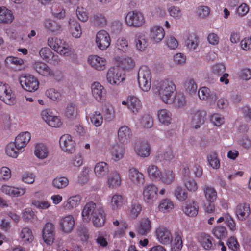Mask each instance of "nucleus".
<instances>
[{
  "label": "nucleus",
  "instance_id": "nucleus-63",
  "mask_svg": "<svg viewBox=\"0 0 251 251\" xmlns=\"http://www.w3.org/2000/svg\"><path fill=\"white\" fill-rule=\"evenodd\" d=\"M39 53L40 57L48 62L50 59L51 56H52L53 52L49 48L43 47L40 50Z\"/></svg>",
  "mask_w": 251,
  "mask_h": 251
},
{
  "label": "nucleus",
  "instance_id": "nucleus-46",
  "mask_svg": "<svg viewBox=\"0 0 251 251\" xmlns=\"http://www.w3.org/2000/svg\"><path fill=\"white\" fill-rule=\"evenodd\" d=\"M81 197L80 195H75L70 197L64 203V207L67 209H70L77 207L80 202Z\"/></svg>",
  "mask_w": 251,
  "mask_h": 251
},
{
  "label": "nucleus",
  "instance_id": "nucleus-17",
  "mask_svg": "<svg viewBox=\"0 0 251 251\" xmlns=\"http://www.w3.org/2000/svg\"><path fill=\"white\" fill-rule=\"evenodd\" d=\"M91 91L93 97L99 102H103L106 99V91L98 82H94L91 85Z\"/></svg>",
  "mask_w": 251,
  "mask_h": 251
},
{
  "label": "nucleus",
  "instance_id": "nucleus-28",
  "mask_svg": "<svg viewBox=\"0 0 251 251\" xmlns=\"http://www.w3.org/2000/svg\"><path fill=\"white\" fill-rule=\"evenodd\" d=\"M175 179L176 175L172 170L164 169L161 173L160 178L158 181L165 185H171L175 182Z\"/></svg>",
  "mask_w": 251,
  "mask_h": 251
},
{
  "label": "nucleus",
  "instance_id": "nucleus-57",
  "mask_svg": "<svg viewBox=\"0 0 251 251\" xmlns=\"http://www.w3.org/2000/svg\"><path fill=\"white\" fill-rule=\"evenodd\" d=\"M90 170L88 168H83V171L80 173L77 178V183L80 185H84L87 183L89 180V173Z\"/></svg>",
  "mask_w": 251,
  "mask_h": 251
},
{
  "label": "nucleus",
  "instance_id": "nucleus-33",
  "mask_svg": "<svg viewBox=\"0 0 251 251\" xmlns=\"http://www.w3.org/2000/svg\"><path fill=\"white\" fill-rule=\"evenodd\" d=\"M198 240L204 249L207 250L214 249L213 239L210 235L205 233H201L199 235Z\"/></svg>",
  "mask_w": 251,
  "mask_h": 251
},
{
  "label": "nucleus",
  "instance_id": "nucleus-4",
  "mask_svg": "<svg viewBox=\"0 0 251 251\" xmlns=\"http://www.w3.org/2000/svg\"><path fill=\"white\" fill-rule=\"evenodd\" d=\"M19 80L22 87L27 91L34 92L39 87L38 79L31 75L22 74L19 76Z\"/></svg>",
  "mask_w": 251,
  "mask_h": 251
},
{
  "label": "nucleus",
  "instance_id": "nucleus-19",
  "mask_svg": "<svg viewBox=\"0 0 251 251\" xmlns=\"http://www.w3.org/2000/svg\"><path fill=\"white\" fill-rule=\"evenodd\" d=\"M234 214L240 221H244L251 214V209L248 204L242 203L238 204L234 209Z\"/></svg>",
  "mask_w": 251,
  "mask_h": 251
},
{
  "label": "nucleus",
  "instance_id": "nucleus-34",
  "mask_svg": "<svg viewBox=\"0 0 251 251\" xmlns=\"http://www.w3.org/2000/svg\"><path fill=\"white\" fill-rule=\"evenodd\" d=\"M147 174L149 178L152 181H158L160 178L162 172L155 165H149L146 169Z\"/></svg>",
  "mask_w": 251,
  "mask_h": 251
},
{
  "label": "nucleus",
  "instance_id": "nucleus-7",
  "mask_svg": "<svg viewBox=\"0 0 251 251\" xmlns=\"http://www.w3.org/2000/svg\"><path fill=\"white\" fill-rule=\"evenodd\" d=\"M75 224V221L74 217L71 215H68L59 220L58 228L63 234L68 235L73 231Z\"/></svg>",
  "mask_w": 251,
  "mask_h": 251
},
{
  "label": "nucleus",
  "instance_id": "nucleus-52",
  "mask_svg": "<svg viewBox=\"0 0 251 251\" xmlns=\"http://www.w3.org/2000/svg\"><path fill=\"white\" fill-rule=\"evenodd\" d=\"M207 159L212 168L217 169L220 167V163L218 158V154L215 152H210L207 155Z\"/></svg>",
  "mask_w": 251,
  "mask_h": 251
},
{
  "label": "nucleus",
  "instance_id": "nucleus-10",
  "mask_svg": "<svg viewBox=\"0 0 251 251\" xmlns=\"http://www.w3.org/2000/svg\"><path fill=\"white\" fill-rule=\"evenodd\" d=\"M135 153L142 158L149 156L151 152V147L149 142L146 140H137L133 144Z\"/></svg>",
  "mask_w": 251,
  "mask_h": 251
},
{
  "label": "nucleus",
  "instance_id": "nucleus-40",
  "mask_svg": "<svg viewBox=\"0 0 251 251\" xmlns=\"http://www.w3.org/2000/svg\"><path fill=\"white\" fill-rule=\"evenodd\" d=\"M142 205L137 201L132 202L128 209V217L130 219H135L142 211Z\"/></svg>",
  "mask_w": 251,
  "mask_h": 251
},
{
  "label": "nucleus",
  "instance_id": "nucleus-15",
  "mask_svg": "<svg viewBox=\"0 0 251 251\" xmlns=\"http://www.w3.org/2000/svg\"><path fill=\"white\" fill-rule=\"evenodd\" d=\"M61 149L65 152L73 153L75 151V142L69 134L62 135L59 140Z\"/></svg>",
  "mask_w": 251,
  "mask_h": 251
},
{
  "label": "nucleus",
  "instance_id": "nucleus-27",
  "mask_svg": "<svg viewBox=\"0 0 251 251\" xmlns=\"http://www.w3.org/2000/svg\"><path fill=\"white\" fill-rule=\"evenodd\" d=\"M134 43L136 50L140 51L145 50L148 46L147 38L142 33H137L135 35Z\"/></svg>",
  "mask_w": 251,
  "mask_h": 251
},
{
  "label": "nucleus",
  "instance_id": "nucleus-41",
  "mask_svg": "<svg viewBox=\"0 0 251 251\" xmlns=\"http://www.w3.org/2000/svg\"><path fill=\"white\" fill-rule=\"evenodd\" d=\"M173 193L176 199L180 202L185 201L188 197V192L180 185L176 186Z\"/></svg>",
  "mask_w": 251,
  "mask_h": 251
},
{
  "label": "nucleus",
  "instance_id": "nucleus-5",
  "mask_svg": "<svg viewBox=\"0 0 251 251\" xmlns=\"http://www.w3.org/2000/svg\"><path fill=\"white\" fill-rule=\"evenodd\" d=\"M155 234L156 240L162 245H170L173 241L171 231L164 226H160L156 227Z\"/></svg>",
  "mask_w": 251,
  "mask_h": 251
},
{
  "label": "nucleus",
  "instance_id": "nucleus-36",
  "mask_svg": "<svg viewBox=\"0 0 251 251\" xmlns=\"http://www.w3.org/2000/svg\"><path fill=\"white\" fill-rule=\"evenodd\" d=\"M198 96L200 99L202 100H206L209 99L212 100H215L217 98L216 94L214 92H211L206 87H202L199 90Z\"/></svg>",
  "mask_w": 251,
  "mask_h": 251
},
{
  "label": "nucleus",
  "instance_id": "nucleus-29",
  "mask_svg": "<svg viewBox=\"0 0 251 251\" xmlns=\"http://www.w3.org/2000/svg\"><path fill=\"white\" fill-rule=\"evenodd\" d=\"M31 139V134L28 131L22 132L15 138L14 142L18 147L24 150V148L27 145Z\"/></svg>",
  "mask_w": 251,
  "mask_h": 251
},
{
  "label": "nucleus",
  "instance_id": "nucleus-55",
  "mask_svg": "<svg viewBox=\"0 0 251 251\" xmlns=\"http://www.w3.org/2000/svg\"><path fill=\"white\" fill-rule=\"evenodd\" d=\"M51 11L53 16L57 19H63L66 16L65 10L58 4L53 6Z\"/></svg>",
  "mask_w": 251,
  "mask_h": 251
},
{
  "label": "nucleus",
  "instance_id": "nucleus-31",
  "mask_svg": "<svg viewBox=\"0 0 251 251\" xmlns=\"http://www.w3.org/2000/svg\"><path fill=\"white\" fill-rule=\"evenodd\" d=\"M14 19L13 12L6 7H0V23L10 24Z\"/></svg>",
  "mask_w": 251,
  "mask_h": 251
},
{
  "label": "nucleus",
  "instance_id": "nucleus-3",
  "mask_svg": "<svg viewBox=\"0 0 251 251\" xmlns=\"http://www.w3.org/2000/svg\"><path fill=\"white\" fill-rule=\"evenodd\" d=\"M138 82L140 88L144 91H148L151 86V73L147 66H141L138 73Z\"/></svg>",
  "mask_w": 251,
  "mask_h": 251
},
{
  "label": "nucleus",
  "instance_id": "nucleus-20",
  "mask_svg": "<svg viewBox=\"0 0 251 251\" xmlns=\"http://www.w3.org/2000/svg\"><path fill=\"white\" fill-rule=\"evenodd\" d=\"M33 68L40 75L44 76H52L57 80H60L61 78L55 77L54 74L49 66L41 61H36L33 64Z\"/></svg>",
  "mask_w": 251,
  "mask_h": 251
},
{
  "label": "nucleus",
  "instance_id": "nucleus-22",
  "mask_svg": "<svg viewBox=\"0 0 251 251\" xmlns=\"http://www.w3.org/2000/svg\"><path fill=\"white\" fill-rule=\"evenodd\" d=\"M1 192L11 197H20L25 193V188H19L3 185L0 188Z\"/></svg>",
  "mask_w": 251,
  "mask_h": 251
},
{
  "label": "nucleus",
  "instance_id": "nucleus-14",
  "mask_svg": "<svg viewBox=\"0 0 251 251\" xmlns=\"http://www.w3.org/2000/svg\"><path fill=\"white\" fill-rule=\"evenodd\" d=\"M95 41L98 48L100 50H104L110 46L111 39L107 31L101 30L97 32Z\"/></svg>",
  "mask_w": 251,
  "mask_h": 251
},
{
  "label": "nucleus",
  "instance_id": "nucleus-30",
  "mask_svg": "<svg viewBox=\"0 0 251 251\" xmlns=\"http://www.w3.org/2000/svg\"><path fill=\"white\" fill-rule=\"evenodd\" d=\"M69 29L72 36L75 38H79L82 35V29L80 24L75 19H70Z\"/></svg>",
  "mask_w": 251,
  "mask_h": 251
},
{
  "label": "nucleus",
  "instance_id": "nucleus-44",
  "mask_svg": "<svg viewBox=\"0 0 251 251\" xmlns=\"http://www.w3.org/2000/svg\"><path fill=\"white\" fill-rule=\"evenodd\" d=\"M19 235L22 241L25 244L31 243L34 239L32 230L28 227L22 228Z\"/></svg>",
  "mask_w": 251,
  "mask_h": 251
},
{
  "label": "nucleus",
  "instance_id": "nucleus-59",
  "mask_svg": "<svg viewBox=\"0 0 251 251\" xmlns=\"http://www.w3.org/2000/svg\"><path fill=\"white\" fill-rule=\"evenodd\" d=\"M123 198L121 195H114L111 198L110 206L113 210H116L122 206Z\"/></svg>",
  "mask_w": 251,
  "mask_h": 251
},
{
  "label": "nucleus",
  "instance_id": "nucleus-8",
  "mask_svg": "<svg viewBox=\"0 0 251 251\" xmlns=\"http://www.w3.org/2000/svg\"><path fill=\"white\" fill-rule=\"evenodd\" d=\"M158 189L153 184H147L143 188V196L144 201L149 204H152L157 199Z\"/></svg>",
  "mask_w": 251,
  "mask_h": 251
},
{
  "label": "nucleus",
  "instance_id": "nucleus-16",
  "mask_svg": "<svg viewBox=\"0 0 251 251\" xmlns=\"http://www.w3.org/2000/svg\"><path fill=\"white\" fill-rule=\"evenodd\" d=\"M145 177L143 173L135 168H131L128 171V184L136 186L143 185Z\"/></svg>",
  "mask_w": 251,
  "mask_h": 251
},
{
  "label": "nucleus",
  "instance_id": "nucleus-38",
  "mask_svg": "<svg viewBox=\"0 0 251 251\" xmlns=\"http://www.w3.org/2000/svg\"><path fill=\"white\" fill-rule=\"evenodd\" d=\"M126 40L122 38L118 39L117 42V50L116 53L119 55L117 57V61L121 62V60H124L123 63L125 61V58H124L125 53L126 51Z\"/></svg>",
  "mask_w": 251,
  "mask_h": 251
},
{
  "label": "nucleus",
  "instance_id": "nucleus-37",
  "mask_svg": "<svg viewBox=\"0 0 251 251\" xmlns=\"http://www.w3.org/2000/svg\"><path fill=\"white\" fill-rule=\"evenodd\" d=\"M23 151V150L19 147H18L15 142L9 143L5 148L6 154L13 158L17 157L18 155Z\"/></svg>",
  "mask_w": 251,
  "mask_h": 251
},
{
  "label": "nucleus",
  "instance_id": "nucleus-51",
  "mask_svg": "<svg viewBox=\"0 0 251 251\" xmlns=\"http://www.w3.org/2000/svg\"><path fill=\"white\" fill-rule=\"evenodd\" d=\"M90 118L92 123L96 127L100 126L103 122V117L99 111H94L90 114Z\"/></svg>",
  "mask_w": 251,
  "mask_h": 251
},
{
  "label": "nucleus",
  "instance_id": "nucleus-11",
  "mask_svg": "<svg viewBox=\"0 0 251 251\" xmlns=\"http://www.w3.org/2000/svg\"><path fill=\"white\" fill-rule=\"evenodd\" d=\"M41 115L43 120L50 126L57 128L62 124L59 116L52 111H42Z\"/></svg>",
  "mask_w": 251,
  "mask_h": 251
},
{
  "label": "nucleus",
  "instance_id": "nucleus-48",
  "mask_svg": "<svg viewBox=\"0 0 251 251\" xmlns=\"http://www.w3.org/2000/svg\"><path fill=\"white\" fill-rule=\"evenodd\" d=\"M212 233L216 238L222 239L227 236V232L225 226H218L212 229Z\"/></svg>",
  "mask_w": 251,
  "mask_h": 251
},
{
  "label": "nucleus",
  "instance_id": "nucleus-35",
  "mask_svg": "<svg viewBox=\"0 0 251 251\" xmlns=\"http://www.w3.org/2000/svg\"><path fill=\"white\" fill-rule=\"evenodd\" d=\"M49 151L47 146L43 143H38L34 149L35 155L40 159L46 158L49 154Z\"/></svg>",
  "mask_w": 251,
  "mask_h": 251
},
{
  "label": "nucleus",
  "instance_id": "nucleus-45",
  "mask_svg": "<svg viewBox=\"0 0 251 251\" xmlns=\"http://www.w3.org/2000/svg\"><path fill=\"white\" fill-rule=\"evenodd\" d=\"M107 184L112 189L118 187L121 184L119 175L116 172L110 174L107 178Z\"/></svg>",
  "mask_w": 251,
  "mask_h": 251
},
{
  "label": "nucleus",
  "instance_id": "nucleus-21",
  "mask_svg": "<svg viewBox=\"0 0 251 251\" xmlns=\"http://www.w3.org/2000/svg\"><path fill=\"white\" fill-rule=\"evenodd\" d=\"M199 209V204L194 200L186 201L182 207L183 213L190 217H195L198 214Z\"/></svg>",
  "mask_w": 251,
  "mask_h": 251
},
{
  "label": "nucleus",
  "instance_id": "nucleus-54",
  "mask_svg": "<svg viewBox=\"0 0 251 251\" xmlns=\"http://www.w3.org/2000/svg\"><path fill=\"white\" fill-rule=\"evenodd\" d=\"M69 184L68 179L66 177H56L52 181L53 186L57 189L66 187Z\"/></svg>",
  "mask_w": 251,
  "mask_h": 251
},
{
  "label": "nucleus",
  "instance_id": "nucleus-6",
  "mask_svg": "<svg viewBox=\"0 0 251 251\" xmlns=\"http://www.w3.org/2000/svg\"><path fill=\"white\" fill-rule=\"evenodd\" d=\"M124 60H121V62H117L118 68H110L107 73V80L108 83L112 85L118 84L124 80V77L119 74V70L120 68L125 69Z\"/></svg>",
  "mask_w": 251,
  "mask_h": 251
},
{
  "label": "nucleus",
  "instance_id": "nucleus-2",
  "mask_svg": "<svg viewBox=\"0 0 251 251\" xmlns=\"http://www.w3.org/2000/svg\"><path fill=\"white\" fill-rule=\"evenodd\" d=\"M152 88L155 94H158L162 101L167 104L171 103L173 100L172 98L176 86L173 82L169 80H164L153 85Z\"/></svg>",
  "mask_w": 251,
  "mask_h": 251
},
{
  "label": "nucleus",
  "instance_id": "nucleus-61",
  "mask_svg": "<svg viewBox=\"0 0 251 251\" xmlns=\"http://www.w3.org/2000/svg\"><path fill=\"white\" fill-rule=\"evenodd\" d=\"M210 121L214 126H220L224 123L225 119L221 114L215 113L211 116Z\"/></svg>",
  "mask_w": 251,
  "mask_h": 251
},
{
  "label": "nucleus",
  "instance_id": "nucleus-18",
  "mask_svg": "<svg viewBox=\"0 0 251 251\" xmlns=\"http://www.w3.org/2000/svg\"><path fill=\"white\" fill-rule=\"evenodd\" d=\"M88 62L93 69L97 71H102L105 69L107 61L104 57L91 55L88 58Z\"/></svg>",
  "mask_w": 251,
  "mask_h": 251
},
{
  "label": "nucleus",
  "instance_id": "nucleus-39",
  "mask_svg": "<svg viewBox=\"0 0 251 251\" xmlns=\"http://www.w3.org/2000/svg\"><path fill=\"white\" fill-rule=\"evenodd\" d=\"M205 198L207 201L214 202L217 198V193L215 188L209 185H205L203 188Z\"/></svg>",
  "mask_w": 251,
  "mask_h": 251
},
{
  "label": "nucleus",
  "instance_id": "nucleus-26",
  "mask_svg": "<svg viewBox=\"0 0 251 251\" xmlns=\"http://www.w3.org/2000/svg\"><path fill=\"white\" fill-rule=\"evenodd\" d=\"M45 28L50 33L57 34L61 31L62 25L60 23L52 19H47L44 22Z\"/></svg>",
  "mask_w": 251,
  "mask_h": 251
},
{
  "label": "nucleus",
  "instance_id": "nucleus-25",
  "mask_svg": "<svg viewBox=\"0 0 251 251\" xmlns=\"http://www.w3.org/2000/svg\"><path fill=\"white\" fill-rule=\"evenodd\" d=\"M109 172V165L105 162H98L95 166V175L99 179L104 178L108 174Z\"/></svg>",
  "mask_w": 251,
  "mask_h": 251
},
{
  "label": "nucleus",
  "instance_id": "nucleus-9",
  "mask_svg": "<svg viewBox=\"0 0 251 251\" xmlns=\"http://www.w3.org/2000/svg\"><path fill=\"white\" fill-rule=\"evenodd\" d=\"M145 22L143 14L137 11L129 12L126 14V25L129 26L139 27Z\"/></svg>",
  "mask_w": 251,
  "mask_h": 251
},
{
  "label": "nucleus",
  "instance_id": "nucleus-64",
  "mask_svg": "<svg viewBox=\"0 0 251 251\" xmlns=\"http://www.w3.org/2000/svg\"><path fill=\"white\" fill-rule=\"evenodd\" d=\"M93 22L98 26H103L106 25V20L105 17L100 13H96L92 17Z\"/></svg>",
  "mask_w": 251,
  "mask_h": 251
},
{
  "label": "nucleus",
  "instance_id": "nucleus-32",
  "mask_svg": "<svg viewBox=\"0 0 251 251\" xmlns=\"http://www.w3.org/2000/svg\"><path fill=\"white\" fill-rule=\"evenodd\" d=\"M165 32L163 27L154 26L150 29V36L155 43L160 42L164 38Z\"/></svg>",
  "mask_w": 251,
  "mask_h": 251
},
{
  "label": "nucleus",
  "instance_id": "nucleus-49",
  "mask_svg": "<svg viewBox=\"0 0 251 251\" xmlns=\"http://www.w3.org/2000/svg\"><path fill=\"white\" fill-rule=\"evenodd\" d=\"M158 118L159 122L163 125H168L172 120L171 114L169 111H158Z\"/></svg>",
  "mask_w": 251,
  "mask_h": 251
},
{
  "label": "nucleus",
  "instance_id": "nucleus-1",
  "mask_svg": "<svg viewBox=\"0 0 251 251\" xmlns=\"http://www.w3.org/2000/svg\"><path fill=\"white\" fill-rule=\"evenodd\" d=\"M81 215L84 222L88 223L91 220L96 227H100L104 224L105 214L100 203H87L82 209Z\"/></svg>",
  "mask_w": 251,
  "mask_h": 251
},
{
  "label": "nucleus",
  "instance_id": "nucleus-12",
  "mask_svg": "<svg viewBox=\"0 0 251 251\" xmlns=\"http://www.w3.org/2000/svg\"><path fill=\"white\" fill-rule=\"evenodd\" d=\"M55 227L54 225L50 222H47L43 227L42 235L44 241L48 245H51L55 237Z\"/></svg>",
  "mask_w": 251,
  "mask_h": 251
},
{
  "label": "nucleus",
  "instance_id": "nucleus-23",
  "mask_svg": "<svg viewBox=\"0 0 251 251\" xmlns=\"http://www.w3.org/2000/svg\"><path fill=\"white\" fill-rule=\"evenodd\" d=\"M152 228L151 222L148 217L141 219L137 227V232L141 235H146L151 232Z\"/></svg>",
  "mask_w": 251,
  "mask_h": 251
},
{
  "label": "nucleus",
  "instance_id": "nucleus-47",
  "mask_svg": "<svg viewBox=\"0 0 251 251\" xmlns=\"http://www.w3.org/2000/svg\"><path fill=\"white\" fill-rule=\"evenodd\" d=\"M126 106L128 109L138 110L141 108V103L136 97L130 96L126 100Z\"/></svg>",
  "mask_w": 251,
  "mask_h": 251
},
{
  "label": "nucleus",
  "instance_id": "nucleus-56",
  "mask_svg": "<svg viewBox=\"0 0 251 251\" xmlns=\"http://www.w3.org/2000/svg\"><path fill=\"white\" fill-rule=\"evenodd\" d=\"M185 188L190 192L195 193L198 189L197 182L193 178H188L184 180Z\"/></svg>",
  "mask_w": 251,
  "mask_h": 251
},
{
  "label": "nucleus",
  "instance_id": "nucleus-53",
  "mask_svg": "<svg viewBox=\"0 0 251 251\" xmlns=\"http://www.w3.org/2000/svg\"><path fill=\"white\" fill-rule=\"evenodd\" d=\"M63 41V40L56 37H49L47 39V44L51 49L56 51Z\"/></svg>",
  "mask_w": 251,
  "mask_h": 251
},
{
  "label": "nucleus",
  "instance_id": "nucleus-13",
  "mask_svg": "<svg viewBox=\"0 0 251 251\" xmlns=\"http://www.w3.org/2000/svg\"><path fill=\"white\" fill-rule=\"evenodd\" d=\"M15 99V95L8 85L0 82V100L7 104L11 105L14 103Z\"/></svg>",
  "mask_w": 251,
  "mask_h": 251
},
{
  "label": "nucleus",
  "instance_id": "nucleus-42",
  "mask_svg": "<svg viewBox=\"0 0 251 251\" xmlns=\"http://www.w3.org/2000/svg\"><path fill=\"white\" fill-rule=\"evenodd\" d=\"M199 44V37L195 34L189 35L185 41V44L190 51H194Z\"/></svg>",
  "mask_w": 251,
  "mask_h": 251
},
{
  "label": "nucleus",
  "instance_id": "nucleus-62",
  "mask_svg": "<svg viewBox=\"0 0 251 251\" xmlns=\"http://www.w3.org/2000/svg\"><path fill=\"white\" fill-rule=\"evenodd\" d=\"M56 51L57 53L60 55L68 56L70 55L71 52V48L69 46L68 44L63 41L60 45V47Z\"/></svg>",
  "mask_w": 251,
  "mask_h": 251
},
{
  "label": "nucleus",
  "instance_id": "nucleus-43",
  "mask_svg": "<svg viewBox=\"0 0 251 251\" xmlns=\"http://www.w3.org/2000/svg\"><path fill=\"white\" fill-rule=\"evenodd\" d=\"M174 208L173 202L169 199L162 200L158 205V209L164 213H168Z\"/></svg>",
  "mask_w": 251,
  "mask_h": 251
},
{
  "label": "nucleus",
  "instance_id": "nucleus-50",
  "mask_svg": "<svg viewBox=\"0 0 251 251\" xmlns=\"http://www.w3.org/2000/svg\"><path fill=\"white\" fill-rule=\"evenodd\" d=\"M184 87L187 93L190 95L195 94L197 90V85L192 78H187L185 83Z\"/></svg>",
  "mask_w": 251,
  "mask_h": 251
},
{
  "label": "nucleus",
  "instance_id": "nucleus-60",
  "mask_svg": "<svg viewBox=\"0 0 251 251\" xmlns=\"http://www.w3.org/2000/svg\"><path fill=\"white\" fill-rule=\"evenodd\" d=\"M46 95L50 99L53 101H58L61 99L60 93L53 88L47 90L46 92Z\"/></svg>",
  "mask_w": 251,
  "mask_h": 251
},
{
  "label": "nucleus",
  "instance_id": "nucleus-58",
  "mask_svg": "<svg viewBox=\"0 0 251 251\" xmlns=\"http://www.w3.org/2000/svg\"><path fill=\"white\" fill-rule=\"evenodd\" d=\"M112 159L115 161L121 159L124 154V150L119 146L114 147L111 151Z\"/></svg>",
  "mask_w": 251,
  "mask_h": 251
},
{
  "label": "nucleus",
  "instance_id": "nucleus-24",
  "mask_svg": "<svg viewBox=\"0 0 251 251\" xmlns=\"http://www.w3.org/2000/svg\"><path fill=\"white\" fill-rule=\"evenodd\" d=\"M224 222L226 225L231 231H235L236 230V223L232 216L228 212L224 213L222 216L219 217L217 222L220 223Z\"/></svg>",
  "mask_w": 251,
  "mask_h": 251
}]
</instances>
